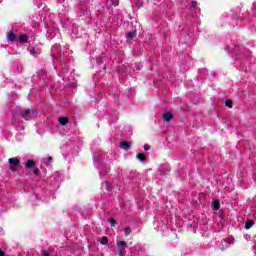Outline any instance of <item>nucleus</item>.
<instances>
[{
  "label": "nucleus",
  "instance_id": "obj_1",
  "mask_svg": "<svg viewBox=\"0 0 256 256\" xmlns=\"http://www.w3.org/2000/svg\"><path fill=\"white\" fill-rule=\"evenodd\" d=\"M8 163L10 165L9 169L10 171H13V173H15V171L19 169V165H21V161L17 158H9Z\"/></svg>",
  "mask_w": 256,
  "mask_h": 256
},
{
  "label": "nucleus",
  "instance_id": "obj_2",
  "mask_svg": "<svg viewBox=\"0 0 256 256\" xmlns=\"http://www.w3.org/2000/svg\"><path fill=\"white\" fill-rule=\"evenodd\" d=\"M117 245V248H118V255L119 256H125V249H127L128 245H127V242L125 241H118L116 243Z\"/></svg>",
  "mask_w": 256,
  "mask_h": 256
},
{
  "label": "nucleus",
  "instance_id": "obj_3",
  "mask_svg": "<svg viewBox=\"0 0 256 256\" xmlns=\"http://www.w3.org/2000/svg\"><path fill=\"white\" fill-rule=\"evenodd\" d=\"M32 113H33V109H26V110H20L18 114L20 115V117H22V119L29 121V118L31 117Z\"/></svg>",
  "mask_w": 256,
  "mask_h": 256
},
{
  "label": "nucleus",
  "instance_id": "obj_4",
  "mask_svg": "<svg viewBox=\"0 0 256 256\" xmlns=\"http://www.w3.org/2000/svg\"><path fill=\"white\" fill-rule=\"evenodd\" d=\"M173 117L175 116L171 112H166L163 114V120L166 121V123H169Z\"/></svg>",
  "mask_w": 256,
  "mask_h": 256
},
{
  "label": "nucleus",
  "instance_id": "obj_5",
  "mask_svg": "<svg viewBox=\"0 0 256 256\" xmlns=\"http://www.w3.org/2000/svg\"><path fill=\"white\" fill-rule=\"evenodd\" d=\"M120 148L124 149V151H129V149H131V143H129L127 141H122L120 143Z\"/></svg>",
  "mask_w": 256,
  "mask_h": 256
},
{
  "label": "nucleus",
  "instance_id": "obj_6",
  "mask_svg": "<svg viewBox=\"0 0 256 256\" xmlns=\"http://www.w3.org/2000/svg\"><path fill=\"white\" fill-rule=\"evenodd\" d=\"M7 39H8V41H11V43L15 42V39H17L15 32H13V31L8 32Z\"/></svg>",
  "mask_w": 256,
  "mask_h": 256
},
{
  "label": "nucleus",
  "instance_id": "obj_7",
  "mask_svg": "<svg viewBox=\"0 0 256 256\" xmlns=\"http://www.w3.org/2000/svg\"><path fill=\"white\" fill-rule=\"evenodd\" d=\"M36 165V162L34 160H27L25 163L26 169H33Z\"/></svg>",
  "mask_w": 256,
  "mask_h": 256
},
{
  "label": "nucleus",
  "instance_id": "obj_8",
  "mask_svg": "<svg viewBox=\"0 0 256 256\" xmlns=\"http://www.w3.org/2000/svg\"><path fill=\"white\" fill-rule=\"evenodd\" d=\"M212 209L214 211H219V209H221V203L219 202V200H214L212 202Z\"/></svg>",
  "mask_w": 256,
  "mask_h": 256
},
{
  "label": "nucleus",
  "instance_id": "obj_9",
  "mask_svg": "<svg viewBox=\"0 0 256 256\" xmlns=\"http://www.w3.org/2000/svg\"><path fill=\"white\" fill-rule=\"evenodd\" d=\"M58 122L60 123V125H62V127H65V125H67V123H69V118L68 117H60L58 119Z\"/></svg>",
  "mask_w": 256,
  "mask_h": 256
},
{
  "label": "nucleus",
  "instance_id": "obj_10",
  "mask_svg": "<svg viewBox=\"0 0 256 256\" xmlns=\"http://www.w3.org/2000/svg\"><path fill=\"white\" fill-rule=\"evenodd\" d=\"M253 225H255V221L254 220H246V222H245V229L249 230V229H251V227H253Z\"/></svg>",
  "mask_w": 256,
  "mask_h": 256
},
{
  "label": "nucleus",
  "instance_id": "obj_11",
  "mask_svg": "<svg viewBox=\"0 0 256 256\" xmlns=\"http://www.w3.org/2000/svg\"><path fill=\"white\" fill-rule=\"evenodd\" d=\"M27 41H29V37L27 36V34L20 35V37H19L20 43H27Z\"/></svg>",
  "mask_w": 256,
  "mask_h": 256
},
{
  "label": "nucleus",
  "instance_id": "obj_12",
  "mask_svg": "<svg viewBox=\"0 0 256 256\" xmlns=\"http://www.w3.org/2000/svg\"><path fill=\"white\" fill-rule=\"evenodd\" d=\"M136 159H138L139 161H142V162L147 161V157H146L145 154H143V153H138V154L136 155Z\"/></svg>",
  "mask_w": 256,
  "mask_h": 256
},
{
  "label": "nucleus",
  "instance_id": "obj_13",
  "mask_svg": "<svg viewBox=\"0 0 256 256\" xmlns=\"http://www.w3.org/2000/svg\"><path fill=\"white\" fill-rule=\"evenodd\" d=\"M100 243L101 245H108L109 243V238L107 236H103L101 239H100Z\"/></svg>",
  "mask_w": 256,
  "mask_h": 256
},
{
  "label": "nucleus",
  "instance_id": "obj_14",
  "mask_svg": "<svg viewBox=\"0 0 256 256\" xmlns=\"http://www.w3.org/2000/svg\"><path fill=\"white\" fill-rule=\"evenodd\" d=\"M135 37H137V32H128L127 33V38L128 39H135Z\"/></svg>",
  "mask_w": 256,
  "mask_h": 256
},
{
  "label": "nucleus",
  "instance_id": "obj_15",
  "mask_svg": "<svg viewBox=\"0 0 256 256\" xmlns=\"http://www.w3.org/2000/svg\"><path fill=\"white\" fill-rule=\"evenodd\" d=\"M225 105L226 107H229L231 109V107H233V100L231 99L226 100Z\"/></svg>",
  "mask_w": 256,
  "mask_h": 256
},
{
  "label": "nucleus",
  "instance_id": "obj_16",
  "mask_svg": "<svg viewBox=\"0 0 256 256\" xmlns=\"http://www.w3.org/2000/svg\"><path fill=\"white\" fill-rule=\"evenodd\" d=\"M116 223H117V220H115V218L110 219L111 227H115Z\"/></svg>",
  "mask_w": 256,
  "mask_h": 256
},
{
  "label": "nucleus",
  "instance_id": "obj_17",
  "mask_svg": "<svg viewBox=\"0 0 256 256\" xmlns=\"http://www.w3.org/2000/svg\"><path fill=\"white\" fill-rule=\"evenodd\" d=\"M131 232H132V231H131V227H126V228H125V235H126V237L129 236V234H130Z\"/></svg>",
  "mask_w": 256,
  "mask_h": 256
},
{
  "label": "nucleus",
  "instance_id": "obj_18",
  "mask_svg": "<svg viewBox=\"0 0 256 256\" xmlns=\"http://www.w3.org/2000/svg\"><path fill=\"white\" fill-rule=\"evenodd\" d=\"M111 3L114 7H117L119 5V0H111Z\"/></svg>",
  "mask_w": 256,
  "mask_h": 256
},
{
  "label": "nucleus",
  "instance_id": "obj_19",
  "mask_svg": "<svg viewBox=\"0 0 256 256\" xmlns=\"http://www.w3.org/2000/svg\"><path fill=\"white\" fill-rule=\"evenodd\" d=\"M30 54L31 55H39V53H37L36 51H35V48H32L31 50H30Z\"/></svg>",
  "mask_w": 256,
  "mask_h": 256
},
{
  "label": "nucleus",
  "instance_id": "obj_20",
  "mask_svg": "<svg viewBox=\"0 0 256 256\" xmlns=\"http://www.w3.org/2000/svg\"><path fill=\"white\" fill-rule=\"evenodd\" d=\"M42 256H49V251L43 250L42 251Z\"/></svg>",
  "mask_w": 256,
  "mask_h": 256
},
{
  "label": "nucleus",
  "instance_id": "obj_21",
  "mask_svg": "<svg viewBox=\"0 0 256 256\" xmlns=\"http://www.w3.org/2000/svg\"><path fill=\"white\" fill-rule=\"evenodd\" d=\"M191 7H193L195 9V7H197V1H192L191 2Z\"/></svg>",
  "mask_w": 256,
  "mask_h": 256
},
{
  "label": "nucleus",
  "instance_id": "obj_22",
  "mask_svg": "<svg viewBox=\"0 0 256 256\" xmlns=\"http://www.w3.org/2000/svg\"><path fill=\"white\" fill-rule=\"evenodd\" d=\"M149 149H151V146H150L149 144H146V145L144 146V150H145V151H149Z\"/></svg>",
  "mask_w": 256,
  "mask_h": 256
},
{
  "label": "nucleus",
  "instance_id": "obj_23",
  "mask_svg": "<svg viewBox=\"0 0 256 256\" xmlns=\"http://www.w3.org/2000/svg\"><path fill=\"white\" fill-rule=\"evenodd\" d=\"M34 175H36V176L39 175V168L34 169Z\"/></svg>",
  "mask_w": 256,
  "mask_h": 256
},
{
  "label": "nucleus",
  "instance_id": "obj_24",
  "mask_svg": "<svg viewBox=\"0 0 256 256\" xmlns=\"http://www.w3.org/2000/svg\"><path fill=\"white\" fill-rule=\"evenodd\" d=\"M51 161H53V157L49 156V157L47 158V163H51Z\"/></svg>",
  "mask_w": 256,
  "mask_h": 256
},
{
  "label": "nucleus",
  "instance_id": "obj_25",
  "mask_svg": "<svg viewBox=\"0 0 256 256\" xmlns=\"http://www.w3.org/2000/svg\"><path fill=\"white\" fill-rule=\"evenodd\" d=\"M0 256H5V252L0 249Z\"/></svg>",
  "mask_w": 256,
  "mask_h": 256
},
{
  "label": "nucleus",
  "instance_id": "obj_26",
  "mask_svg": "<svg viewBox=\"0 0 256 256\" xmlns=\"http://www.w3.org/2000/svg\"><path fill=\"white\" fill-rule=\"evenodd\" d=\"M111 187V185L110 184H108V189Z\"/></svg>",
  "mask_w": 256,
  "mask_h": 256
}]
</instances>
